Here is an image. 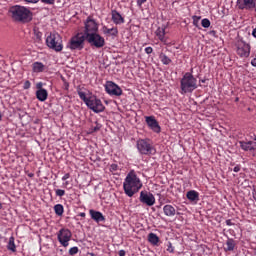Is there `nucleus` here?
<instances>
[{
    "instance_id": "obj_1",
    "label": "nucleus",
    "mask_w": 256,
    "mask_h": 256,
    "mask_svg": "<svg viewBox=\"0 0 256 256\" xmlns=\"http://www.w3.org/2000/svg\"><path fill=\"white\" fill-rule=\"evenodd\" d=\"M143 187V182H141V179L137 177V173H135V170H131L123 182V189L125 195L127 197H133L136 193H139V190Z\"/></svg>"
},
{
    "instance_id": "obj_2",
    "label": "nucleus",
    "mask_w": 256,
    "mask_h": 256,
    "mask_svg": "<svg viewBox=\"0 0 256 256\" xmlns=\"http://www.w3.org/2000/svg\"><path fill=\"white\" fill-rule=\"evenodd\" d=\"M8 13L16 23H29L33 19V12L29 8L21 5L11 6Z\"/></svg>"
},
{
    "instance_id": "obj_3",
    "label": "nucleus",
    "mask_w": 256,
    "mask_h": 256,
    "mask_svg": "<svg viewBox=\"0 0 256 256\" xmlns=\"http://www.w3.org/2000/svg\"><path fill=\"white\" fill-rule=\"evenodd\" d=\"M78 95L82 101H84L85 105L88 107V109H91L94 113H103L105 111V106L103 105V102H101V99L97 98L95 95L88 96L85 94V92L79 91Z\"/></svg>"
},
{
    "instance_id": "obj_4",
    "label": "nucleus",
    "mask_w": 256,
    "mask_h": 256,
    "mask_svg": "<svg viewBox=\"0 0 256 256\" xmlns=\"http://www.w3.org/2000/svg\"><path fill=\"white\" fill-rule=\"evenodd\" d=\"M197 87V78L193 77V73L186 72L180 80L181 95L193 93Z\"/></svg>"
},
{
    "instance_id": "obj_5",
    "label": "nucleus",
    "mask_w": 256,
    "mask_h": 256,
    "mask_svg": "<svg viewBox=\"0 0 256 256\" xmlns=\"http://www.w3.org/2000/svg\"><path fill=\"white\" fill-rule=\"evenodd\" d=\"M46 45L49 47V49L59 53L63 51V38L61 35H59V33H50V35H48L46 38Z\"/></svg>"
},
{
    "instance_id": "obj_6",
    "label": "nucleus",
    "mask_w": 256,
    "mask_h": 256,
    "mask_svg": "<svg viewBox=\"0 0 256 256\" xmlns=\"http://www.w3.org/2000/svg\"><path fill=\"white\" fill-rule=\"evenodd\" d=\"M85 39H87L85 34L77 33L68 42L67 49H70L71 51H81V49L85 47Z\"/></svg>"
},
{
    "instance_id": "obj_7",
    "label": "nucleus",
    "mask_w": 256,
    "mask_h": 256,
    "mask_svg": "<svg viewBox=\"0 0 256 256\" xmlns=\"http://www.w3.org/2000/svg\"><path fill=\"white\" fill-rule=\"evenodd\" d=\"M86 41L91 47H95L96 49H102V47H105V38L97 32L88 34L86 36Z\"/></svg>"
},
{
    "instance_id": "obj_8",
    "label": "nucleus",
    "mask_w": 256,
    "mask_h": 256,
    "mask_svg": "<svg viewBox=\"0 0 256 256\" xmlns=\"http://www.w3.org/2000/svg\"><path fill=\"white\" fill-rule=\"evenodd\" d=\"M136 147L140 155H153V153H155V148L151 145V142L146 139L138 140Z\"/></svg>"
},
{
    "instance_id": "obj_9",
    "label": "nucleus",
    "mask_w": 256,
    "mask_h": 256,
    "mask_svg": "<svg viewBox=\"0 0 256 256\" xmlns=\"http://www.w3.org/2000/svg\"><path fill=\"white\" fill-rule=\"evenodd\" d=\"M236 52L239 57L247 59L251 55V45L243 40H238L236 42Z\"/></svg>"
},
{
    "instance_id": "obj_10",
    "label": "nucleus",
    "mask_w": 256,
    "mask_h": 256,
    "mask_svg": "<svg viewBox=\"0 0 256 256\" xmlns=\"http://www.w3.org/2000/svg\"><path fill=\"white\" fill-rule=\"evenodd\" d=\"M105 91L111 97H121L123 95V90L119 85L113 81H107L105 84Z\"/></svg>"
},
{
    "instance_id": "obj_11",
    "label": "nucleus",
    "mask_w": 256,
    "mask_h": 256,
    "mask_svg": "<svg viewBox=\"0 0 256 256\" xmlns=\"http://www.w3.org/2000/svg\"><path fill=\"white\" fill-rule=\"evenodd\" d=\"M57 237L62 247H69V242L71 241L73 234L71 233V230L62 228L59 230Z\"/></svg>"
},
{
    "instance_id": "obj_12",
    "label": "nucleus",
    "mask_w": 256,
    "mask_h": 256,
    "mask_svg": "<svg viewBox=\"0 0 256 256\" xmlns=\"http://www.w3.org/2000/svg\"><path fill=\"white\" fill-rule=\"evenodd\" d=\"M84 35L87 37L93 33H97L99 31V24L95 21V19L88 17L84 22Z\"/></svg>"
},
{
    "instance_id": "obj_13",
    "label": "nucleus",
    "mask_w": 256,
    "mask_h": 256,
    "mask_svg": "<svg viewBox=\"0 0 256 256\" xmlns=\"http://www.w3.org/2000/svg\"><path fill=\"white\" fill-rule=\"evenodd\" d=\"M139 201L147 207H153V205H155V196L151 192L141 191Z\"/></svg>"
},
{
    "instance_id": "obj_14",
    "label": "nucleus",
    "mask_w": 256,
    "mask_h": 256,
    "mask_svg": "<svg viewBox=\"0 0 256 256\" xmlns=\"http://www.w3.org/2000/svg\"><path fill=\"white\" fill-rule=\"evenodd\" d=\"M145 121L151 131L154 133H161V126L159 125V122H157V119H155V116H146Z\"/></svg>"
},
{
    "instance_id": "obj_15",
    "label": "nucleus",
    "mask_w": 256,
    "mask_h": 256,
    "mask_svg": "<svg viewBox=\"0 0 256 256\" xmlns=\"http://www.w3.org/2000/svg\"><path fill=\"white\" fill-rule=\"evenodd\" d=\"M237 7L241 10L251 11L252 9H256V0H237Z\"/></svg>"
},
{
    "instance_id": "obj_16",
    "label": "nucleus",
    "mask_w": 256,
    "mask_h": 256,
    "mask_svg": "<svg viewBox=\"0 0 256 256\" xmlns=\"http://www.w3.org/2000/svg\"><path fill=\"white\" fill-rule=\"evenodd\" d=\"M111 17L114 25H123L125 18L117 10L111 11Z\"/></svg>"
},
{
    "instance_id": "obj_17",
    "label": "nucleus",
    "mask_w": 256,
    "mask_h": 256,
    "mask_svg": "<svg viewBox=\"0 0 256 256\" xmlns=\"http://www.w3.org/2000/svg\"><path fill=\"white\" fill-rule=\"evenodd\" d=\"M89 214L91 219H93V221H95L96 223L105 222V216H103V213H101L100 211L91 209L89 210Z\"/></svg>"
},
{
    "instance_id": "obj_18",
    "label": "nucleus",
    "mask_w": 256,
    "mask_h": 256,
    "mask_svg": "<svg viewBox=\"0 0 256 256\" xmlns=\"http://www.w3.org/2000/svg\"><path fill=\"white\" fill-rule=\"evenodd\" d=\"M239 145L243 151H256V142L255 141H240Z\"/></svg>"
},
{
    "instance_id": "obj_19",
    "label": "nucleus",
    "mask_w": 256,
    "mask_h": 256,
    "mask_svg": "<svg viewBox=\"0 0 256 256\" xmlns=\"http://www.w3.org/2000/svg\"><path fill=\"white\" fill-rule=\"evenodd\" d=\"M163 211H164V215H166V217H175V215L177 213V210L171 204H166L163 207Z\"/></svg>"
},
{
    "instance_id": "obj_20",
    "label": "nucleus",
    "mask_w": 256,
    "mask_h": 256,
    "mask_svg": "<svg viewBox=\"0 0 256 256\" xmlns=\"http://www.w3.org/2000/svg\"><path fill=\"white\" fill-rule=\"evenodd\" d=\"M102 31L104 35H110L111 37H117V35H119L117 27L107 28V26H103Z\"/></svg>"
},
{
    "instance_id": "obj_21",
    "label": "nucleus",
    "mask_w": 256,
    "mask_h": 256,
    "mask_svg": "<svg viewBox=\"0 0 256 256\" xmlns=\"http://www.w3.org/2000/svg\"><path fill=\"white\" fill-rule=\"evenodd\" d=\"M156 37H158L161 43H167V38L165 37V27H158L155 31Z\"/></svg>"
},
{
    "instance_id": "obj_22",
    "label": "nucleus",
    "mask_w": 256,
    "mask_h": 256,
    "mask_svg": "<svg viewBox=\"0 0 256 256\" xmlns=\"http://www.w3.org/2000/svg\"><path fill=\"white\" fill-rule=\"evenodd\" d=\"M186 197L190 200L191 203H197V201H199V192L190 190L186 193Z\"/></svg>"
},
{
    "instance_id": "obj_23",
    "label": "nucleus",
    "mask_w": 256,
    "mask_h": 256,
    "mask_svg": "<svg viewBox=\"0 0 256 256\" xmlns=\"http://www.w3.org/2000/svg\"><path fill=\"white\" fill-rule=\"evenodd\" d=\"M47 97H49V93L45 89L36 91V99H38V101H47Z\"/></svg>"
},
{
    "instance_id": "obj_24",
    "label": "nucleus",
    "mask_w": 256,
    "mask_h": 256,
    "mask_svg": "<svg viewBox=\"0 0 256 256\" xmlns=\"http://www.w3.org/2000/svg\"><path fill=\"white\" fill-rule=\"evenodd\" d=\"M32 70L34 73H43V71H45V66L41 62H34L32 65Z\"/></svg>"
},
{
    "instance_id": "obj_25",
    "label": "nucleus",
    "mask_w": 256,
    "mask_h": 256,
    "mask_svg": "<svg viewBox=\"0 0 256 256\" xmlns=\"http://www.w3.org/2000/svg\"><path fill=\"white\" fill-rule=\"evenodd\" d=\"M235 245V240L232 238H228L226 241V247L224 248V251H234Z\"/></svg>"
},
{
    "instance_id": "obj_26",
    "label": "nucleus",
    "mask_w": 256,
    "mask_h": 256,
    "mask_svg": "<svg viewBox=\"0 0 256 256\" xmlns=\"http://www.w3.org/2000/svg\"><path fill=\"white\" fill-rule=\"evenodd\" d=\"M7 249L8 251H12V253H15V251H17V246H15V237L11 236L9 238Z\"/></svg>"
},
{
    "instance_id": "obj_27",
    "label": "nucleus",
    "mask_w": 256,
    "mask_h": 256,
    "mask_svg": "<svg viewBox=\"0 0 256 256\" xmlns=\"http://www.w3.org/2000/svg\"><path fill=\"white\" fill-rule=\"evenodd\" d=\"M148 241L151 243V245H157V243H159V236H157L155 233H150L148 235Z\"/></svg>"
},
{
    "instance_id": "obj_28",
    "label": "nucleus",
    "mask_w": 256,
    "mask_h": 256,
    "mask_svg": "<svg viewBox=\"0 0 256 256\" xmlns=\"http://www.w3.org/2000/svg\"><path fill=\"white\" fill-rule=\"evenodd\" d=\"M54 211H55V214L58 215V217H61V215H63V213L65 212V209L63 208V205L56 204L54 206Z\"/></svg>"
},
{
    "instance_id": "obj_29",
    "label": "nucleus",
    "mask_w": 256,
    "mask_h": 256,
    "mask_svg": "<svg viewBox=\"0 0 256 256\" xmlns=\"http://www.w3.org/2000/svg\"><path fill=\"white\" fill-rule=\"evenodd\" d=\"M160 59H161V62L163 63V65H169L171 63L170 58L165 54H161Z\"/></svg>"
},
{
    "instance_id": "obj_30",
    "label": "nucleus",
    "mask_w": 256,
    "mask_h": 256,
    "mask_svg": "<svg viewBox=\"0 0 256 256\" xmlns=\"http://www.w3.org/2000/svg\"><path fill=\"white\" fill-rule=\"evenodd\" d=\"M201 25L204 27V29H209V27H211V21H209L207 18H204L201 21Z\"/></svg>"
},
{
    "instance_id": "obj_31",
    "label": "nucleus",
    "mask_w": 256,
    "mask_h": 256,
    "mask_svg": "<svg viewBox=\"0 0 256 256\" xmlns=\"http://www.w3.org/2000/svg\"><path fill=\"white\" fill-rule=\"evenodd\" d=\"M192 19L194 27H199V21H201V16H193Z\"/></svg>"
},
{
    "instance_id": "obj_32",
    "label": "nucleus",
    "mask_w": 256,
    "mask_h": 256,
    "mask_svg": "<svg viewBox=\"0 0 256 256\" xmlns=\"http://www.w3.org/2000/svg\"><path fill=\"white\" fill-rule=\"evenodd\" d=\"M77 253H79V248L77 246H74L69 249V255L73 256L77 255Z\"/></svg>"
},
{
    "instance_id": "obj_33",
    "label": "nucleus",
    "mask_w": 256,
    "mask_h": 256,
    "mask_svg": "<svg viewBox=\"0 0 256 256\" xmlns=\"http://www.w3.org/2000/svg\"><path fill=\"white\" fill-rule=\"evenodd\" d=\"M167 251L168 253H175V248L173 247V244H171V242H168Z\"/></svg>"
},
{
    "instance_id": "obj_34",
    "label": "nucleus",
    "mask_w": 256,
    "mask_h": 256,
    "mask_svg": "<svg viewBox=\"0 0 256 256\" xmlns=\"http://www.w3.org/2000/svg\"><path fill=\"white\" fill-rule=\"evenodd\" d=\"M57 197H63L65 195V190L63 189H57L56 190Z\"/></svg>"
},
{
    "instance_id": "obj_35",
    "label": "nucleus",
    "mask_w": 256,
    "mask_h": 256,
    "mask_svg": "<svg viewBox=\"0 0 256 256\" xmlns=\"http://www.w3.org/2000/svg\"><path fill=\"white\" fill-rule=\"evenodd\" d=\"M23 89H31V82L29 80L24 82Z\"/></svg>"
},
{
    "instance_id": "obj_36",
    "label": "nucleus",
    "mask_w": 256,
    "mask_h": 256,
    "mask_svg": "<svg viewBox=\"0 0 256 256\" xmlns=\"http://www.w3.org/2000/svg\"><path fill=\"white\" fill-rule=\"evenodd\" d=\"M27 5L39 3V0H23Z\"/></svg>"
},
{
    "instance_id": "obj_37",
    "label": "nucleus",
    "mask_w": 256,
    "mask_h": 256,
    "mask_svg": "<svg viewBox=\"0 0 256 256\" xmlns=\"http://www.w3.org/2000/svg\"><path fill=\"white\" fill-rule=\"evenodd\" d=\"M42 3H46V5H53L55 3V0H41Z\"/></svg>"
},
{
    "instance_id": "obj_38",
    "label": "nucleus",
    "mask_w": 256,
    "mask_h": 256,
    "mask_svg": "<svg viewBox=\"0 0 256 256\" xmlns=\"http://www.w3.org/2000/svg\"><path fill=\"white\" fill-rule=\"evenodd\" d=\"M145 53H147V55H151V53H153V48L152 47H146L145 48Z\"/></svg>"
},
{
    "instance_id": "obj_39",
    "label": "nucleus",
    "mask_w": 256,
    "mask_h": 256,
    "mask_svg": "<svg viewBox=\"0 0 256 256\" xmlns=\"http://www.w3.org/2000/svg\"><path fill=\"white\" fill-rule=\"evenodd\" d=\"M36 89H38V91H41V89H43V82H38L36 84Z\"/></svg>"
},
{
    "instance_id": "obj_40",
    "label": "nucleus",
    "mask_w": 256,
    "mask_h": 256,
    "mask_svg": "<svg viewBox=\"0 0 256 256\" xmlns=\"http://www.w3.org/2000/svg\"><path fill=\"white\" fill-rule=\"evenodd\" d=\"M233 171H234V173H239V171H241V165H236V166L233 168Z\"/></svg>"
},
{
    "instance_id": "obj_41",
    "label": "nucleus",
    "mask_w": 256,
    "mask_h": 256,
    "mask_svg": "<svg viewBox=\"0 0 256 256\" xmlns=\"http://www.w3.org/2000/svg\"><path fill=\"white\" fill-rule=\"evenodd\" d=\"M42 37H43V34L41 32H36V39H38V41H41Z\"/></svg>"
},
{
    "instance_id": "obj_42",
    "label": "nucleus",
    "mask_w": 256,
    "mask_h": 256,
    "mask_svg": "<svg viewBox=\"0 0 256 256\" xmlns=\"http://www.w3.org/2000/svg\"><path fill=\"white\" fill-rule=\"evenodd\" d=\"M71 177V174L66 173L63 177H62V181H67V179H69Z\"/></svg>"
},
{
    "instance_id": "obj_43",
    "label": "nucleus",
    "mask_w": 256,
    "mask_h": 256,
    "mask_svg": "<svg viewBox=\"0 0 256 256\" xmlns=\"http://www.w3.org/2000/svg\"><path fill=\"white\" fill-rule=\"evenodd\" d=\"M226 225H228V227H231L233 225H235V223H233V221H231V219L226 220Z\"/></svg>"
},
{
    "instance_id": "obj_44",
    "label": "nucleus",
    "mask_w": 256,
    "mask_h": 256,
    "mask_svg": "<svg viewBox=\"0 0 256 256\" xmlns=\"http://www.w3.org/2000/svg\"><path fill=\"white\" fill-rule=\"evenodd\" d=\"M143 3H147V0H137V5L139 7H141V5H143Z\"/></svg>"
},
{
    "instance_id": "obj_45",
    "label": "nucleus",
    "mask_w": 256,
    "mask_h": 256,
    "mask_svg": "<svg viewBox=\"0 0 256 256\" xmlns=\"http://www.w3.org/2000/svg\"><path fill=\"white\" fill-rule=\"evenodd\" d=\"M118 255H119V256H125V255H126L125 250H120V251L118 252Z\"/></svg>"
},
{
    "instance_id": "obj_46",
    "label": "nucleus",
    "mask_w": 256,
    "mask_h": 256,
    "mask_svg": "<svg viewBox=\"0 0 256 256\" xmlns=\"http://www.w3.org/2000/svg\"><path fill=\"white\" fill-rule=\"evenodd\" d=\"M251 66L256 67V58H253L251 61Z\"/></svg>"
},
{
    "instance_id": "obj_47",
    "label": "nucleus",
    "mask_w": 256,
    "mask_h": 256,
    "mask_svg": "<svg viewBox=\"0 0 256 256\" xmlns=\"http://www.w3.org/2000/svg\"><path fill=\"white\" fill-rule=\"evenodd\" d=\"M111 169L112 171H117V164H112Z\"/></svg>"
},
{
    "instance_id": "obj_48",
    "label": "nucleus",
    "mask_w": 256,
    "mask_h": 256,
    "mask_svg": "<svg viewBox=\"0 0 256 256\" xmlns=\"http://www.w3.org/2000/svg\"><path fill=\"white\" fill-rule=\"evenodd\" d=\"M63 187H65V188L69 187V181L64 182Z\"/></svg>"
},
{
    "instance_id": "obj_49",
    "label": "nucleus",
    "mask_w": 256,
    "mask_h": 256,
    "mask_svg": "<svg viewBox=\"0 0 256 256\" xmlns=\"http://www.w3.org/2000/svg\"><path fill=\"white\" fill-rule=\"evenodd\" d=\"M252 35H253V36L255 37V39H256V28L253 29Z\"/></svg>"
},
{
    "instance_id": "obj_50",
    "label": "nucleus",
    "mask_w": 256,
    "mask_h": 256,
    "mask_svg": "<svg viewBox=\"0 0 256 256\" xmlns=\"http://www.w3.org/2000/svg\"><path fill=\"white\" fill-rule=\"evenodd\" d=\"M85 215H86L85 212H82L79 214L80 217H85Z\"/></svg>"
},
{
    "instance_id": "obj_51",
    "label": "nucleus",
    "mask_w": 256,
    "mask_h": 256,
    "mask_svg": "<svg viewBox=\"0 0 256 256\" xmlns=\"http://www.w3.org/2000/svg\"><path fill=\"white\" fill-rule=\"evenodd\" d=\"M66 89H69V84H66Z\"/></svg>"
},
{
    "instance_id": "obj_52",
    "label": "nucleus",
    "mask_w": 256,
    "mask_h": 256,
    "mask_svg": "<svg viewBox=\"0 0 256 256\" xmlns=\"http://www.w3.org/2000/svg\"><path fill=\"white\" fill-rule=\"evenodd\" d=\"M201 83H205V80H201Z\"/></svg>"
},
{
    "instance_id": "obj_53",
    "label": "nucleus",
    "mask_w": 256,
    "mask_h": 256,
    "mask_svg": "<svg viewBox=\"0 0 256 256\" xmlns=\"http://www.w3.org/2000/svg\"><path fill=\"white\" fill-rule=\"evenodd\" d=\"M236 101H239V98H236Z\"/></svg>"
},
{
    "instance_id": "obj_54",
    "label": "nucleus",
    "mask_w": 256,
    "mask_h": 256,
    "mask_svg": "<svg viewBox=\"0 0 256 256\" xmlns=\"http://www.w3.org/2000/svg\"><path fill=\"white\" fill-rule=\"evenodd\" d=\"M2 205L0 204V209H1Z\"/></svg>"
}]
</instances>
